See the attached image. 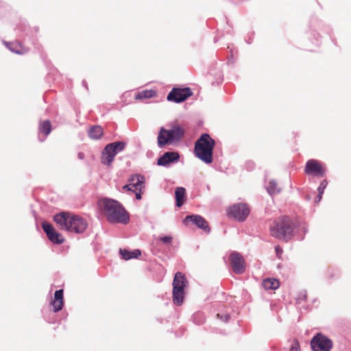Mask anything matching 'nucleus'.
Listing matches in <instances>:
<instances>
[{
    "mask_svg": "<svg viewBox=\"0 0 351 351\" xmlns=\"http://www.w3.org/2000/svg\"><path fill=\"white\" fill-rule=\"evenodd\" d=\"M99 206L110 223L126 224L129 222L128 213L117 201L104 198L99 201Z\"/></svg>",
    "mask_w": 351,
    "mask_h": 351,
    "instance_id": "f257e3e1",
    "label": "nucleus"
},
{
    "mask_svg": "<svg viewBox=\"0 0 351 351\" xmlns=\"http://www.w3.org/2000/svg\"><path fill=\"white\" fill-rule=\"evenodd\" d=\"M53 219L60 229L75 233L83 232L88 225L82 217L65 212L56 215Z\"/></svg>",
    "mask_w": 351,
    "mask_h": 351,
    "instance_id": "f03ea898",
    "label": "nucleus"
},
{
    "mask_svg": "<svg viewBox=\"0 0 351 351\" xmlns=\"http://www.w3.org/2000/svg\"><path fill=\"white\" fill-rule=\"evenodd\" d=\"M215 141L209 134H202L195 143L194 153L196 157L206 164L213 162V153Z\"/></svg>",
    "mask_w": 351,
    "mask_h": 351,
    "instance_id": "7ed1b4c3",
    "label": "nucleus"
},
{
    "mask_svg": "<svg viewBox=\"0 0 351 351\" xmlns=\"http://www.w3.org/2000/svg\"><path fill=\"white\" fill-rule=\"evenodd\" d=\"M294 223L288 217L276 219L269 230L272 237L287 241L293 236Z\"/></svg>",
    "mask_w": 351,
    "mask_h": 351,
    "instance_id": "20e7f679",
    "label": "nucleus"
},
{
    "mask_svg": "<svg viewBox=\"0 0 351 351\" xmlns=\"http://www.w3.org/2000/svg\"><path fill=\"white\" fill-rule=\"evenodd\" d=\"M184 129L178 125L173 126L171 130L161 128L158 136V145L162 147L167 144L180 141L184 136Z\"/></svg>",
    "mask_w": 351,
    "mask_h": 351,
    "instance_id": "39448f33",
    "label": "nucleus"
},
{
    "mask_svg": "<svg viewBox=\"0 0 351 351\" xmlns=\"http://www.w3.org/2000/svg\"><path fill=\"white\" fill-rule=\"evenodd\" d=\"M172 285L173 302L180 306L183 303L184 289L188 287L189 282L184 274L178 271L174 276Z\"/></svg>",
    "mask_w": 351,
    "mask_h": 351,
    "instance_id": "423d86ee",
    "label": "nucleus"
},
{
    "mask_svg": "<svg viewBox=\"0 0 351 351\" xmlns=\"http://www.w3.org/2000/svg\"><path fill=\"white\" fill-rule=\"evenodd\" d=\"M126 143L123 141H117L108 144L104 149L101 162L106 165H110L114 156L125 147Z\"/></svg>",
    "mask_w": 351,
    "mask_h": 351,
    "instance_id": "0eeeda50",
    "label": "nucleus"
},
{
    "mask_svg": "<svg viewBox=\"0 0 351 351\" xmlns=\"http://www.w3.org/2000/svg\"><path fill=\"white\" fill-rule=\"evenodd\" d=\"M227 213L237 221H244L250 214V208L245 203L235 204L228 208Z\"/></svg>",
    "mask_w": 351,
    "mask_h": 351,
    "instance_id": "6e6552de",
    "label": "nucleus"
},
{
    "mask_svg": "<svg viewBox=\"0 0 351 351\" xmlns=\"http://www.w3.org/2000/svg\"><path fill=\"white\" fill-rule=\"evenodd\" d=\"M311 346L314 351H330L333 343L326 336L317 334L311 339Z\"/></svg>",
    "mask_w": 351,
    "mask_h": 351,
    "instance_id": "1a4fd4ad",
    "label": "nucleus"
},
{
    "mask_svg": "<svg viewBox=\"0 0 351 351\" xmlns=\"http://www.w3.org/2000/svg\"><path fill=\"white\" fill-rule=\"evenodd\" d=\"M304 172L309 176L323 178L326 173V168L319 161L311 159L306 163Z\"/></svg>",
    "mask_w": 351,
    "mask_h": 351,
    "instance_id": "9d476101",
    "label": "nucleus"
},
{
    "mask_svg": "<svg viewBox=\"0 0 351 351\" xmlns=\"http://www.w3.org/2000/svg\"><path fill=\"white\" fill-rule=\"evenodd\" d=\"M193 95L190 88H173L167 95V100L176 103L185 101Z\"/></svg>",
    "mask_w": 351,
    "mask_h": 351,
    "instance_id": "9b49d317",
    "label": "nucleus"
},
{
    "mask_svg": "<svg viewBox=\"0 0 351 351\" xmlns=\"http://www.w3.org/2000/svg\"><path fill=\"white\" fill-rule=\"evenodd\" d=\"M232 271L236 274H243L245 270V261L243 256L239 252H234L229 256Z\"/></svg>",
    "mask_w": 351,
    "mask_h": 351,
    "instance_id": "f8f14e48",
    "label": "nucleus"
},
{
    "mask_svg": "<svg viewBox=\"0 0 351 351\" xmlns=\"http://www.w3.org/2000/svg\"><path fill=\"white\" fill-rule=\"evenodd\" d=\"M42 228L46 233L47 238L53 243L61 244L64 242V239L62 234L56 231L53 226L50 223L43 222Z\"/></svg>",
    "mask_w": 351,
    "mask_h": 351,
    "instance_id": "ddd939ff",
    "label": "nucleus"
},
{
    "mask_svg": "<svg viewBox=\"0 0 351 351\" xmlns=\"http://www.w3.org/2000/svg\"><path fill=\"white\" fill-rule=\"evenodd\" d=\"M190 221L194 224H195L198 228L202 230L208 232L210 231V228L208 226V222L205 220L204 217L200 215H187L184 218V221Z\"/></svg>",
    "mask_w": 351,
    "mask_h": 351,
    "instance_id": "4468645a",
    "label": "nucleus"
},
{
    "mask_svg": "<svg viewBox=\"0 0 351 351\" xmlns=\"http://www.w3.org/2000/svg\"><path fill=\"white\" fill-rule=\"evenodd\" d=\"M180 158V154L175 152H165L162 156H160L157 161L158 165L166 166L171 162L178 161Z\"/></svg>",
    "mask_w": 351,
    "mask_h": 351,
    "instance_id": "2eb2a0df",
    "label": "nucleus"
},
{
    "mask_svg": "<svg viewBox=\"0 0 351 351\" xmlns=\"http://www.w3.org/2000/svg\"><path fill=\"white\" fill-rule=\"evenodd\" d=\"M145 178L143 176L137 174L131 176L128 180L129 184H131V186L134 189V191L140 190V192L141 191V189L145 188Z\"/></svg>",
    "mask_w": 351,
    "mask_h": 351,
    "instance_id": "dca6fc26",
    "label": "nucleus"
},
{
    "mask_svg": "<svg viewBox=\"0 0 351 351\" xmlns=\"http://www.w3.org/2000/svg\"><path fill=\"white\" fill-rule=\"evenodd\" d=\"M262 285L265 290H275L279 287L280 282L276 278H267L263 280Z\"/></svg>",
    "mask_w": 351,
    "mask_h": 351,
    "instance_id": "f3484780",
    "label": "nucleus"
},
{
    "mask_svg": "<svg viewBox=\"0 0 351 351\" xmlns=\"http://www.w3.org/2000/svg\"><path fill=\"white\" fill-rule=\"evenodd\" d=\"M104 134L103 128L99 125L92 126L88 130V136L90 138L98 140L101 138Z\"/></svg>",
    "mask_w": 351,
    "mask_h": 351,
    "instance_id": "a211bd4d",
    "label": "nucleus"
},
{
    "mask_svg": "<svg viewBox=\"0 0 351 351\" xmlns=\"http://www.w3.org/2000/svg\"><path fill=\"white\" fill-rule=\"evenodd\" d=\"M186 195V190L183 187H178L175 191V196L176 199V206L178 207L182 206L184 203V197Z\"/></svg>",
    "mask_w": 351,
    "mask_h": 351,
    "instance_id": "6ab92c4d",
    "label": "nucleus"
},
{
    "mask_svg": "<svg viewBox=\"0 0 351 351\" xmlns=\"http://www.w3.org/2000/svg\"><path fill=\"white\" fill-rule=\"evenodd\" d=\"M120 254L124 260H130L131 258H136L141 255V252L139 250L134 251H128L127 250H120Z\"/></svg>",
    "mask_w": 351,
    "mask_h": 351,
    "instance_id": "aec40b11",
    "label": "nucleus"
},
{
    "mask_svg": "<svg viewBox=\"0 0 351 351\" xmlns=\"http://www.w3.org/2000/svg\"><path fill=\"white\" fill-rule=\"evenodd\" d=\"M39 132L44 134L45 136L49 134L51 131V125L49 121L46 120L40 123Z\"/></svg>",
    "mask_w": 351,
    "mask_h": 351,
    "instance_id": "412c9836",
    "label": "nucleus"
},
{
    "mask_svg": "<svg viewBox=\"0 0 351 351\" xmlns=\"http://www.w3.org/2000/svg\"><path fill=\"white\" fill-rule=\"evenodd\" d=\"M10 49L16 53L23 54L28 51V49L23 47L19 43L10 44Z\"/></svg>",
    "mask_w": 351,
    "mask_h": 351,
    "instance_id": "4be33fe9",
    "label": "nucleus"
},
{
    "mask_svg": "<svg viewBox=\"0 0 351 351\" xmlns=\"http://www.w3.org/2000/svg\"><path fill=\"white\" fill-rule=\"evenodd\" d=\"M155 95L154 91L152 90H143L141 92H139L135 95L136 99H148L154 97Z\"/></svg>",
    "mask_w": 351,
    "mask_h": 351,
    "instance_id": "5701e85b",
    "label": "nucleus"
},
{
    "mask_svg": "<svg viewBox=\"0 0 351 351\" xmlns=\"http://www.w3.org/2000/svg\"><path fill=\"white\" fill-rule=\"evenodd\" d=\"M267 189L270 195H274L280 192L278 184L274 180L269 181Z\"/></svg>",
    "mask_w": 351,
    "mask_h": 351,
    "instance_id": "b1692460",
    "label": "nucleus"
},
{
    "mask_svg": "<svg viewBox=\"0 0 351 351\" xmlns=\"http://www.w3.org/2000/svg\"><path fill=\"white\" fill-rule=\"evenodd\" d=\"M63 301L62 300H53L51 302V305L53 306V311L58 312L60 311L63 307Z\"/></svg>",
    "mask_w": 351,
    "mask_h": 351,
    "instance_id": "393cba45",
    "label": "nucleus"
},
{
    "mask_svg": "<svg viewBox=\"0 0 351 351\" xmlns=\"http://www.w3.org/2000/svg\"><path fill=\"white\" fill-rule=\"evenodd\" d=\"M54 300L63 301V290L59 289L54 293Z\"/></svg>",
    "mask_w": 351,
    "mask_h": 351,
    "instance_id": "a878e982",
    "label": "nucleus"
},
{
    "mask_svg": "<svg viewBox=\"0 0 351 351\" xmlns=\"http://www.w3.org/2000/svg\"><path fill=\"white\" fill-rule=\"evenodd\" d=\"M327 181L326 180H322L318 187V192H319V193L321 194H323L324 193V189L326 188V186H327Z\"/></svg>",
    "mask_w": 351,
    "mask_h": 351,
    "instance_id": "bb28decb",
    "label": "nucleus"
},
{
    "mask_svg": "<svg viewBox=\"0 0 351 351\" xmlns=\"http://www.w3.org/2000/svg\"><path fill=\"white\" fill-rule=\"evenodd\" d=\"M217 317L224 322H228L230 319V316L227 313H217Z\"/></svg>",
    "mask_w": 351,
    "mask_h": 351,
    "instance_id": "cd10ccee",
    "label": "nucleus"
},
{
    "mask_svg": "<svg viewBox=\"0 0 351 351\" xmlns=\"http://www.w3.org/2000/svg\"><path fill=\"white\" fill-rule=\"evenodd\" d=\"M172 237L171 236H165L160 238V241L163 243L169 244L172 242Z\"/></svg>",
    "mask_w": 351,
    "mask_h": 351,
    "instance_id": "c85d7f7f",
    "label": "nucleus"
},
{
    "mask_svg": "<svg viewBox=\"0 0 351 351\" xmlns=\"http://www.w3.org/2000/svg\"><path fill=\"white\" fill-rule=\"evenodd\" d=\"M289 351H300L299 343L297 341L293 342Z\"/></svg>",
    "mask_w": 351,
    "mask_h": 351,
    "instance_id": "c756f323",
    "label": "nucleus"
},
{
    "mask_svg": "<svg viewBox=\"0 0 351 351\" xmlns=\"http://www.w3.org/2000/svg\"><path fill=\"white\" fill-rule=\"evenodd\" d=\"M275 251H276V255L277 256L280 258V256L283 252V250L281 248V247L280 245H277L275 247Z\"/></svg>",
    "mask_w": 351,
    "mask_h": 351,
    "instance_id": "7c9ffc66",
    "label": "nucleus"
},
{
    "mask_svg": "<svg viewBox=\"0 0 351 351\" xmlns=\"http://www.w3.org/2000/svg\"><path fill=\"white\" fill-rule=\"evenodd\" d=\"M123 189L134 192V189L131 186V184H129L123 186Z\"/></svg>",
    "mask_w": 351,
    "mask_h": 351,
    "instance_id": "2f4dec72",
    "label": "nucleus"
},
{
    "mask_svg": "<svg viewBox=\"0 0 351 351\" xmlns=\"http://www.w3.org/2000/svg\"><path fill=\"white\" fill-rule=\"evenodd\" d=\"M322 197V194H321V193H319V192H318V195H317V197L315 199V203L319 202Z\"/></svg>",
    "mask_w": 351,
    "mask_h": 351,
    "instance_id": "473e14b6",
    "label": "nucleus"
},
{
    "mask_svg": "<svg viewBox=\"0 0 351 351\" xmlns=\"http://www.w3.org/2000/svg\"><path fill=\"white\" fill-rule=\"evenodd\" d=\"M138 192L136 191V198L137 199H141L142 191L141 192H140V190H138Z\"/></svg>",
    "mask_w": 351,
    "mask_h": 351,
    "instance_id": "72a5a7b5",
    "label": "nucleus"
},
{
    "mask_svg": "<svg viewBox=\"0 0 351 351\" xmlns=\"http://www.w3.org/2000/svg\"><path fill=\"white\" fill-rule=\"evenodd\" d=\"M78 156H79V158H81V159L83 158V154H82V153H80L78 154Z\"/></svg>",
    "mask_w": 351,
    "mask_h": 351,
    "instance_id": "f704fd0d",
    "label": "nucleus"
}]
</instances>
